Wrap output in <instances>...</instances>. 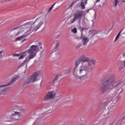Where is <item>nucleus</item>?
Masks as SVG:
<instances>
[{"label":"nucleus","mask_w":125,"mask_h":125,"mask_svg":"<svg viewBox=\"0 0 125 125\" xmlns=\"http://www.w3.org/2000/svg\"><path fill=\"white\" fill-rule=\"evenodd\" d=\"M81 39L83 45H86L88 42H89V38L87 37H83V32L81 33Z\"/></svg>","instance_id":"13"},{"label":"nucleus","mask_w":125,"mask_h":125,"mask_svg":"<svg viewBox=\"0 0 125 125\" xmlns=\"http://www.w3.org/2000/svg\"><path fill=\"white\" fill-rule=\"evenodd\" d=\"M56 95V93L54 91H51L48 93L47 95L45 97V100L46 99H54L55 96Z\"/></svg>","instance_id":"11"},{"label":"nucleus","mask_w":125,"mask_h":125,"mask_svg":"<svg viewBox=\"0 0 125 125\" xmlns=\"http://www.w3.org/2000/svg\"><path fill=\"white\" fill-rule=\"evenodd\" d=\"M21 115V113L18 111L7 112L2 119V121L4 123H13L15 121H20L21 120V118H20Z\"/></svg>","instance_id":"5"},{"label":"nucleus","mask_w":125,"mask_h":125,"mask_svg":"<svg viewBox=\"0 0 125 125\" xmlns=\"http://www.w3.org/2000/svg\"><path fill=\"white\" fill-rule=\"evenodd\" d=\"M51 10H52V9H51V8H50L48 11V13H49L50 11H51Z\"/></svg>","instance_id":"35"},{"label":"nucleus","mask_w":125,"mask_h":125,"mask_svg":"<svg viewBox=\"0 0 125 125\" xmlns=\"http://www.w3.org/2000/svg\"><path fill=\"white\" fill-rule=\"evenodd\" d=\"M81 62H82L80 59L77 60L75 62V65L74 68L73 69V77L75 80L77 81L80 80L82 81L83 83H86L87 82V80L90 77V74L89 73H88V76H86V73L84 74H80V68L78 67L81 64ZM78 74H79L81 76H79Z\"/></svg>","instance_id":"4"},{"label":"nucleus","mask_w":125,"mask_h":125,"mask_svg":"<svg viewBox=\"0 0 125 125\" xmlns=\"http://www.w3.org/2000/svg\"><path fill=\"white\" fill-rule=\"evenodd\" d=\"M40 49H42V46H41L40 47Z\"/></svg>","instance_id":"38"},{"label":"nucleus","mask_w":125,"mask_h":125,"mask_svg":"<svg viewBox=\"0 0 125 125\" xmlns=\"http://www.w3.org/2000/svg\"><path fill=\"white\" fill-rule=\"evenodd\" d=\"M41 122V118H37L34 121V124L35 125H38Z\"/></svg>","instance_id":"25"},{"label":"nucleus","mask_w":125,"mask_h":125,"mask_svg":"<svg viewBox=\"0 0 125 125\" xmlns=\"http://www.w3.org/2000/svg\"><path fill=\"white\" fill-rule=\"evenodd\" d=\"M81 62H83L82 65L79 67V75H83L86 73V77L88 76V73H90L92 70V65L95 63L93 59L83 55L79 59Z\"/></svg>","instance_id":"2"},{"label":"nucleus","mask_w":125,"mask_h":125,"mask_svg":"<svg viewBox=\"0 0 125 125\" xmlns=\"http://www.w3.org/2000/svg\"><path fill=\"white\" fill-rule=\"evenodd\" d=\"M60 43V41L57 40L54 42V48L55 49H57V47L59 46V44Z\"/></svg>","instance_id":"21"},{"label":"nucleus","mask_w":125,"mask_h":125,"mask_svg":"<svg viewBox=\"0 0 125 125\" xmlns=\"http://www.w3.org/2000/svg\"><path fill=\"white\" fill-rule=\"evenodd\" d=\"M21 113H25V109H21Z\"/></svg>","instance_id":"34"},{"label":"nucleus","mask_w":125,"mask_h":125,"mask_svg":"<svg viewBox=\"0 0 125 125\" xmlns=\"http://www.w3.org/2000/svg\"><path fill=\"white\" fill-rule=\"evenodd\" d=\"M61 75H58L56 77V78H55V79L54 80V81H53V82H54V83H56V82H57V81H58V80H59V79H60V76H61Z\"/></svg>","instance_id":"27"},{"label":"nucleus","mask_w":125,"mask_h":125,"mask_svg":"<svg viewBox=\"0 0 125 125\" xmlns=\"http://www.w3.org/2000/svg\"><path fill=\"white\" fill-rule=\"evenodd\" d=\"M1 23H2V22H0V24H1Z\"/></svg>","instance_id":"43"},{"label":"nucleus","mask_w":125,"mask_h":125,"mask_svg":"<svg viewBox=\"0 0 125 125\" xmlns=\"http://www.w3.org/2000/svg\"><path fill=\"white\" fill-rule=\"evenodd\" d=\"M4 51L3 50H0V59H2L4 57Z\"/></svg>","instance_id":"24"},{"label":"nucleus","mask_w":125,"mask_h":125,"mask_svg":"<svg viewBox=\"0 0 125 125\" xmlns=\"http://www.w3.org/2000/svg\"><path fill=\"white\" fill-rule=\"evenodd\" d=\"M9 84H7L5 85H0V95H1V94H4L5 92H6V91L7 90V88H4L6 87V86H8Z\"/></svg>","instance_id":"14"},{"label":"nucleus","mask_w":125,"mask_h":125,"mask_svg":"<svg viewBox=\"0 0 125 125\" xmlns=\"http://www.w3.org/2000/svg\"><path fill=\"white\" fill-rule=\"evenodd\" d=\"M39 52V45H32L30 47L29 49L27 50V52L28 53V55L25 58L24 61L21 63L20 65H19V68H21L23 67L24 65L27 67V64L36 57V55Z\"/></svg>","instance_id":"3"},{"label":"nucleus","mask_w":125,"mask_h":125,"mask_svg":"<svg viewBox=\"0 0 125 125\" xmlns=\"http://www.w3.org/2000/svg\"><path fill=\"white\" fill-rule=\"evenodd\" d=\"M45 109L47 112H49L48 113H51L53 111V106L52 105L47 106L45 107Z\"/></svg>","instance_id":"18"},{"label":"nucleus","mask_w":125,"mask_h":125,"mask_svg":"<svg viewBox=\"0 0 125 125\" xmlns=\"http://www.w3.org/2000/svg\"><path fill=\"white\" fill-rule=\"evenodd\" d=\"M71 32L73 33V34H76L77 33V28H73L72 29H71Z\"/></svg>","instance_id":"29"},{"label":"nucleus","mask_w":125,"mask_h":125,"mask_svg":"<svg viewBox=\"0 0 125 125\" xmlns=\"http://www.w3.org/2000/svg\"><path fill=\"white\" fill-rule=\"evenodd\" d=\"M121 83H122V84L121 85V84H120L116 87V91L118 92V94H121L124 90L123 86H124V85L125 84V82L124 81H122Z\"/></svg>","instance_id":"12"},{"label":"nucleus","mask_w":125,"mask_h":125,"mask_svg":"<svg viewBox=\"0 0 125 125\" xmlns=\"http://www.w3.org/2000/svg\"><path fill=\"white\" fill-rule=\"evenodd\" d=\"M43 18H39L35 21H31L24 23L21 26V31L16 34V36H21L16 39V41L22 40L29 36L31 33L38 31L43 25Z\"/></svg>","instance_id":"1"},{"label":"nucleus","mask_w":125,"mask_h":125,"mask_svg":"<svg viewBox=\"0 0 125 125\" xmlns=\"http://www.w3.org/2000/svg\"><path fill=\"white\" fill-rule=\"evenodd\" d=\"M104 102L106 103H110L111 108H117V103L118 102L117 101H111V99L105 98L104 100Z\"/></svg>","instance_id":"10"},{"label":"nucleus","mask_w":125,"mask_h":125,"mask_svg":"<svg viewBox=\"0 0 125 125\" xmlns=\"http://www.w3.org/2000/svg\"><path fill=\"white\" fill-rule=\"evenodd\" d=\"M12 56H13V57H16V56L18 57L19 56V54H13L12 55Z\"/></svg>","instance_id":"32"},{"label":"nucleus","mask_w":125,"mask_h":125,"mask_svg":"<svg viewBox=\"0 0 125 125\" xmlns=\"http://www.w3.org/2000/svg\"><path fill=\"white\" fill-rule=\"evenodd\" d=\"M122 122H123V123H125V116L122 117V118L120 120V121H118L117 122H116V125H121L122 124Z\"/></svg>","instance_id":"20"},{"label":"nucleus","mask_w":125,"mask_h":125,"mask_svg":"<svg viewBox=\"0 0 125 125\" xmlns=\"http://www.w3.org/2000/svg\"><path fill=\"white\" fill-rule=\"evenodd\" d=\"M87 3V0H82L80 3V6L82 9H85V5Z\"/></svg>","instance_id":"16"},{"label":"nucleus","mask_w":125,"mask_h":125,"mask_svg":"<svg viewBox=\"0 0 125 125\" xmlns=\"http://www.w3.org/2000/svg\"><path fill=\"white\" fill-rule=\"evenodd\" d=\"M27 53L29 54V53L27 52V50L25 52H23L19 54L20 57L19 58V60L21 59H24L26 56H27Z\"/></svg>","instance_id":"15"},{"label":"nucleus","mask_w":125,"mask_h":125,"mask_svg":"<svg viewBox=\"0 0 125 125\" xmlns=\"http://www.w3.org/2000/svg\"><path fill=\"white\" fill-rule=\"evenodd\" d=\"M121 94H119L118 93L114 95V98H116V101L117 102H118L119 100H121V95H120Z\"/></svg>","instance_id":"23"},{"label":"nucleus","mask_w":125,"mask_h":125,"mask_svg":"<svg viewBox=\"0 0 125 125\" xmlns=\"http://www.w3.org/2000/svg\"><path fill=\"white\" fill-rule=\"evenodd\" d=\"M103 33H104V34H105L107 35V34H109V31L108 30H104Z\"/></svg>","instance_id":"31"},{"label":"nucleus","mask_w":125,"mask_h":125,"mask_svg":"<svg viewBox=\"0 0 125 125\" xmlns=\"http://www.w3.org/2000/svg\"><path fill=\"white\" fill-rule=\"evenodd\" d=\"M5 1H9L10 0H4Z\"/></svg>","instance_id":"39"},{"label":"nucleus","mask_w":125,"mask_h":125,"mask_svg":"<svg viewBox=\"0 0 125 125\" xmlns=\"http://www.w3.org/2000/svg\"><path fill=\"white\" fill-rule=\"evenodd\" d=\"M123 31H124V29L121 30V31L119 32V33L116 36L115 39L114 40V42H117V41H118L119 38H120V36H121V34L122 33V32H123Z\"/></svg>","instance_id":"22"},{"label":"nucleus","mask_w":125,"mask_h":125,"mask_svg":"<svg viewBox=\"0 0 125 125\" xmlns=\"http://www.w3.org/2000/svg\"><path fill=\"white\" fill-rule=\"evenodd\" d=\"M56 3H54L51 7H50V8L51 9H52V8H53V7L54 6V5H55V4H56Z\"/></svg>","instance_id":"37"},{"label":"nucleus","mask_w":125,"mask_h":125,"mask_svg":"<svg viewBox=\"0 0 125 125\" xmlns=\"http://www.w3.org/2000/svg\"><path fill=\"white\" fill-rule=\"evenodd\" d=\"M122 64H123L124 66V62H122V61H119L118 62V66H119V67L118 68L119 72H121V71L123 70V66H122Z\"/></svg>","instance_id":"19"},{"label":"nucleus","mask_w":125,"mask_h":125,"mask_svg":"<svg viewBox=\"0 0 125 125\" xmlns=\"http://www.w3.org/2000/svg\"><path fill=\"white\" fill-rule=\"evenodd\" d=\"M122 2H125V0H122Z\"/></svg>","instance_id":"40"},{"label":"nucleus","mask_w":125,"mask_h":125,"mask_svg":"<svg viewBox=\"0 0 125 125\" xmlns=\"http://www.w3.org/2000/svg\"><path fill=\"white\" fill-rule=\"evenodd\" d=\"M73 5H74V3H72L70 5V6H69V7L70 8V7H72V6H73Z\"/></svg>","instance_id":"36"},{"label":"nucleus","mask_w":125,"mask_h":125,"mask_svg":"<svg viewBox=\"0 0 125 125\" xmlns=\"http://www.w3.org/2000/svg\"><path fill=\"white\" fill-rule=\"evenodd\" d=\"M102 1V2L104 4L105 2L107 1V0H96L95 1V3H97V2H100Z\"/></svg>","instance_id":"26"},{"label":"nucleus","mask_w":125,"mask_h":125,"mask_svg":"<svg viewBox=\"0 0 125 125\" xmlns=\"http://www.w3.org/2000/svg\"><path fill=\"white\" fill-rule=\"evenodd\" d=\"M20 78V76H17L14 77L12 79V80L8 83V84H9V85H11V84H12L13 83H15V82H16V81H17V80H18V79H19Z\"/></svg>","instance_id":"17"},{"label":"nucleus","mask_w":125,"mask_h":125,"mask_svg":"<svg viewBox=\"0 0 125 125\" xmlns=\"http://www.w3.org/2000/svg\"><path fill=\"white\" fill-rule=\"evenodd\" d=\"M37 43L38 44V45H42V43L41 42H37Z\"/></svg>","instance_id":"33"},{"label":"nucleus","mask_w":125,"mask_h":125,"mask_svg":"<svg viewBox=\"0 0 125 125\" xmlns=\"http://www.w3.org/2000/svg\"><path fill=\"white\" fill-rule=\"evenodd\" d=\"M121 81H124V84H125V80H122Z\"/></svg>","instance_id":"41"},{"label":"nucleus","mask_w":125,"mask_h":125,"mask_svg":"<svg viewBox=\"0 0 125 125\" xmlns=\"http://www.w3.org/2000/svg\"><path fill=\"white\" fill-rule=\"evenodd\" d=\"M114 77L113 75L108 76L106 78L107 81H111L110 83L108 84L110 86V87H117L119 84H121V85L123 84V83H121L122 80H120L117 82H116L114 81Z\"/></svg>","instance_id":"8"},{"label":"nucleus","mask_w":125,"mask_h":125,"mask_svg":"<svg viewBox=\"0 0 125 125\" xmlns=\"http://www.w3.org/2000/svg\"><path fill=\"white\" fill-rule=\"evenodd\" d=\"M43 116V114H42V115H40V117H42Z\"/></svg>","instance_id":"42"},{"label":"nucleus","mask_w":125,"mask_h":125,"mask_svg":"<svg viewBox=\"0 0 125 125\" xmlns=\"http://www.w3.org/2000/svg\"><path fill=\"white\" fill-rule=\"evenodd\" d=\"M83 14H84V12H83V11H77L74 15V21H76V20H78L79 24H81V22H82V18H83Z\"/></svg>","instance_id":"9"},{"label":"nucleus","mask_w":125,"mask_h":125,"mask_svg":"<svg viewBox=\"0 0 125 125\" xmlns=\"http://www.w3.org/2000/svg\"><path fill=\"white\" fill-rule=\"evenodd\" d=\"M118 3H119V0H114V6L115 7L117 6Z\"/></svg>","instance_id":"30"},{"label":"nucleus","mask_w":125,"mask_h":125,"mask_svg":"<svg viewBox=\"0 0 125 125\" xmlns=\"http://www.w3.org/2000/svg\"><path fill=\"white\" fill-rule=\"evenodd\" d=\"M75 20V18L74 17L73 19H71L68 22V25H71V24H73V23H74V22H75V21H74Z\"/></svg>","instance_id":"28"},{"label":"nucleus","mask_w":125,"mask_h":125,"mask_svg":"<svg viewBox=\"0 0 125 125\" xmlns=\"http://www.w3.org/2000/svg\"><path fill=\"white\" fill-rule=\"evenodd\" d=\"M42 77V72L40 70H38L34 73L30 77L27 78L24 82V85L29 84L30 83H35L36 81H39L41 80Z\"/></svg>","instance_id":"6"},{"label":"nucleus","mask_w":125,"mask_h":125,"mask_svg":"<svg viewBox=\"0 0 125 125\" xmlns=\"http://www.w3.org/2000/svg\"><path fill=\"white\" fill-rule=\"evenodd\" d=\"M112 80H107V79L105 81H103L102 84L99 88V91L104 93V92H107V91L112 89L109 83H111Z\"/></svg>","instance_id":"7"}]
</instances>
